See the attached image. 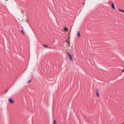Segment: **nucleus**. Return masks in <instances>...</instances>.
I'll return each mask as SVG.
<instances>
[{"mask_svg":"<svg viewBox=\"0 0 124 124\" xmlns=\"http://www.w3.org/2000/svg\"><path fill=\"white\" fill-rule=\"evenodd\" d=\"M21 32L23 33V34H24V33L23 31V30H22L21 31Z\"/></svg>","mask_w":124,"mask_h":124,"instance_id":"obj_12","label":"nucleus"},{"mask_svg":"<svg viewBox=\"0 0 124 124\" xmlns=\"http://www.w3.org/2000/svg\"><path fill=\"white\" fill-rule=\"evenodd\" d=\"M67 43L68 44H69V45L68 46L69 47L70 46V41H68V40L67 41Z\"/></svg>","mask_w":124,"mask_h":124,"instance_id":"obj_5","label":"nucleus"},{"mask_svg":"<svg viewBox=\"0 0 124 124\" xmlns=\"http://www.w3.org/2000/svg\"><path fill=\"white\" fill-rule=\"evenodd\" d=\"M31 79L30 80L28 81V82H27V83H30V82H31Z\"/></svg>","mask_w":124,"mask_h":124,"instance_id":"obj_11","label":"nucleus"},{"mask_svg":"<svg viewBox=\"0 0 124 124\" xmlns=\"http://www.w3.org/2000/svg\"><path fill=\"white\" fill-rule=\"evenodd\" d=\"M8 101L11 104H13L14 103L13 100L11 98L8 99Z\"/></svg>","mask_w":124,"mask_h":124,"instance_id":"obj_1","label":"nucleus"},{"mask_svg":"<svg viewBox=\"0 0 124 124\" xmlns=\"http://www.w3.org/2000/svg\"><path fill=\"white\" fill-rule=\"evenodd\" d=\"M98 92H99L98 91H97V96L98 97H99V93H98Z\"/></svg>","mask_w":124,"mask_h":124,"instance_id":"obj_6","label":"nucleus"},{"mask_svg":"<svg viewBox=\"0 0 124 124\" xmlns=\"http://www.w3.org/2000/svg\"><path fill=\"white\" fill-rule=\"evenodd\" d=\"M77 35L79 37H80V34L79 31H78L77 33Z\"/></svg>","mask_w":124,"mask_h":124,"instance_id":"obj_4","label":"nucleus"},{"mask_svg":"<svg viewBox=\"0 0 124 124\" xmlns=\"http://www.w3.org/2000/svg\"><path fill=\"white\" fill-rule=\"evenodd\" d=\"M122 124H124V123H123Z\"/></svg>","mask_w":124,"mask_h":124,"instance_id":"obj_15","label":"nucleus"},{"mask_svg":"<svg viewBox=\"0 0 124 124\" xmlns=\"http://www.w3.org/2000/svg\"><path fill=\"white\" fill-rule=\"evenodd\" d=\"M64 29L65 31H67L68 30V28L66 27L64 28Z\"/></svg>","mask_w":124,"mask_h":124,"instance_id":"obj_8","label":"nucleus"},{"mask_svg":"<svg viewBox=\"0 0 124 124\" xmlns=\"http://www.w3.org/2000/svg\"><path fill=\"white\" fill-rule=\"evenodd\" d=\"M43 46L44 47H45L46 48H48V46L46 45H43Z\"/></svg>","mask_w":124,"mask_h":124,"instance_id":"obj_7","label":"nucleus"},{"mask_svg":"<svg viewBox=\"0 0 124 124\" xmlns=\"http://www.w3.org/2000/svg\"><path fill=\"white\" fill-rule=\"evenodd\" d=\"M56 121L55 120H54L53 124H56Z\"/></svg>","mask_w":124,"mask_h":124,"instance_id":"obj_10","label":"nucleus"},{"mask_svg":"<svg viewBox=\"0 0 124 124\" xmlns=\"http://www.w3.org/2000/svg\"><path fill=\"white\" fill-rule=\"evenodd\" d=\"M122 72H124V69H123L122 70Z\"/></svg>","mask_w":124,"mask_h":124,"instance_id":"obj_13","label":"nucleus"},{"mask_svg":"<svg viewBox=\"0 0 124 124\" xmlns=\"http://www.w3.org/2000/svg\"><path fill=\"white\" fill-rule=\"evenodd\" d=\"M111 6L112 7V8L113 9H115V6H114V3H113L111 5Z\"/></svg>","mask_w":124,"mask_h":124,"instance_id":"obj_3","label":"nucleus"},{"mask_svg":"<svg viewBox=\"0 0 124 124\" xmlns=\"http://www.w3.org/2000/svg\"><path fill=\"white\" fill-rule=\"evenodd\" d=\"M119 10L120 11L124 13V10H122L120 9H119Z\"/></svg>","mask_w":124,"mask_h":124,"instance_id":"obj_9","label":"nucleus"},{"mask_svg":"<svg viewBox=\"0 0 124 124\" xmlns=\"http://www.w3.org/2000/svg\"><path fill=\"white\" fill-rule=\"evenodd\" d=\"M7 91H8V90H6V92H7Z\"/></svg>","mask_w":124,"mask_h":124,"instance_id":"obj_14","label":"nucleus"},{"mask_svg":"<svg viewBox=\"0 0 124 124\" xmlns=\"http://www.w3.org/2000/svg\"><path fill=\"white\" fill-rule=\"evenodd\" d=\"M68 56L70 60L71 61H73L72 57L71 55L69 53H68Z\"/></svg>","mask_w":124,"mask_h":124,"instance_id":"obj_2","label":"nucleus"}]
</instances>
